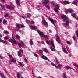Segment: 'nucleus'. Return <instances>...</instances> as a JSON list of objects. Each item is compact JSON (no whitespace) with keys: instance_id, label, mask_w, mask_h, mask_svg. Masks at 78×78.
I'll return each mask as SVG.
<instances>
[{"instance_id":"052dcab7","label":"nucleus","mask_w":78,"mask_h":78,"mask_svg":"<svg viewBox=\"0 0 78 78\" xmlns=\"http://www.w3.org/2000/svg\"><path fill=\"white\" fill-rule=\"evenodd\" d=\"M9 58H12V55H9Z\"/></svg>"},{"instance_id":"a18cd8bd","label":"nucleus","mask_w":78,"mask_h":78,"mask_svg":"<svg viewBox=\"0 0 78 78\" xmlns=\"http://www.w3.org/2000/svg\"><path fill=\"white\" fill-rule=\"evenodd\" d=\"M4 39L5 40H6L7 39H8V37L7 36H6L4 37Z\"/></svg>"},{"instance_id":"2f4dec72","label":"nucleus","mask_w":78,"mask_h":78,"mask_svg":"<svg viewBox=\"0 0 78 78\" xmlns=\"http://www.w3.org/2000/svg\"><path fill=\"white\" fill-rule=\"evenodd\" d=\"M66 42L67 44H68V45H71L72 44V43H70V42L68 41H66Z\"/></svg>"},{"instance_id":"774afa93","label":"nucleus","mask_w":78,"mask_h":78,"mask_svg":"<svg viewBox=\"0 0 78 78\" xmlns=\"http://www.w3.org/2000/svg\"><path fill=\"white\" fill-rule=\"evenodd\" d=\"M38 78H41V77L39 76L38 77Z\"/></svg>"},{"instance_id":"3c124183","label":"nucleus","mask_w":78,"mask_h":78,"mask_svg":"<svg viewBox=\"0 0 78 78\" xmlns=\"http://www.w3.org/2000/svg\"><path fill=\"white\" fill-rule=\"evenodd\" d=\"M32 75H33V76H34V73H33V70H32Z\"/></svg>"},{"instance_id":"cd10ccee","label":"nucleus","mask_w":78,"mask_h":78,"mask_svg":"<svg viewBox=\"0 0 78 78\" xmlns=\"http://www.w3.org/2000/svg\"><path fill=\"white\" fill-rule=\"evenodd\" d=\"M71 15L72 17H76V15L75 13H72L71 14Z\"/></svg>"},{"instance_id":"37998d69","label":"nucleus","mask_w":78,"mask_h":78,"mask_svg":"<svg viewBox=\"0 0 78 78\" xmlns=\"http://www.w3.org/2000/svg\"><path fill=\"white\" fill-rule=\"evenodd\" d=\"M27 17H31V14H30L27 13Z\"/></svg>"},{"instance_id":"4c0bfd02","label":"nucleus","mask_w":78,"mask_h":78,"mask_svg":"<svg viewBox=\"0 0 78 78\" xmlns=\"http://www.w3.org/2000/svg\"><path fill=\"white\" fill-rule=\"evenodd\" d=\"M63 78H67V76H66V73H63Z\"/></svg>"},{"instance_id":"6ab92c4d","label":"nucleus","mask_w":78,"mask_h":78,"mask_svg":"<svg viewBox=\"0 0 78 78\" xmlns=\"http://www.w3.org/2000/svg\"><path fill=\"white\" fill-rule=\"evenodd\" d=\"M0 5L1 7L2 8V9H3L5 11V5L2 4H1Z\"/></svg>"},{"instance_id":"c85d7f7f","label":"nucleus","mask_w":78,"mask_h":78,"mask_svg":"<svg viewBox=\"0 0 78 78\" xmlns=\"http://www.w3.org/2000/svg\"><path fill=\"white\" fill-rule=\"evenodd\" d=\"M0 75L1 76V77L2 78H5V76H4L3 74L2 73H0Z\"/></svg>"},{"instance_id":"bf43d9fd","label":"nucleus","mask_w":78,"mask_h":78,"mask_svg":"<svg viewBox=\"0 0 78 78\" xmlns=\"http://www.w3.org/2000/svg\"><path fill=\"white\" fill-rule=\"evenodd\" d=\"M76 34L77 35V37H78V33L77 32H76Z\"/></svg>"},{"instance_id":"f3484780","label":"nucleus","mask_w":78,"mask_h":78,"mask_svg":"<svg viewBox=\"0 0 78 78\" xmlns=\"http://www.w3.org/2000/svg\"><path fill=\"white\" fill-rule=\"evenodd\" d=\"M26 22L27 23H30V24H34V21H30V20H27L26 21Z\"/></svg>"},{"instance_id":"7c9ffc66","label":"nucleus","mask_w":78,"mask_h":78,"mask_svg":"<svg viewBox=\"0 0 78 78\" xmlns=\"http://www.w3.org/2000/svg\"><path fill=\"white\" fill-rule=\"evenodd\" d=\"M44 51H45V52L46 53H47V52L48 51V50H47V48H44Z\"/></svg>"},{"instance_id":"e2e57ef3","label":"nucleus","mask_w":78,"mask_h":78,"mask_svg":"<svg viewBox=\"0 0 78 78\" xmlns=\"http://www.w3.org/2000/svg\"><path fill=\"white\" fill-rule=\"evenodd\" d=\"M0 58L2 59V57L1 56V55H0Z\"/></svg>"},{"instance_id":"c9c22d12","label":"nucleus","mask_w":78,"mask_h":78,"mask_svg":"<svg viewBox=\"0 0 78 78\" xmlns=\"http://www.w3.org/2000/svg\"><path fill=\"white\" fill-rule=\"evenodd\" d=\"M20 74L19 73H18L17 74V77L18 78H20Z\"/></svg>"},{"instance_id":"c03bdc74","label":"nucleus","mask_w":78,"mask_h":78,"mask_svg":"<svg viewBox=\"0 0 78 78\" xmlns=\"http://www.w3.org/2000/svg\"><path fill=\"white\" fill-rule=\"evenodd\" d=\"M16 37L17 39H19V37H20V36H19V35H17L16 36Z\"/></svg>"},{"instance_id":"dca6fc26","label":"nucleus","mask_w":78,"mask_h":78,"mask_svg":"<svg viewBox=\"0 0 78 78\" xmlns=\"http://www.w3.org/2000/svg\"><path fill=\"white\" fill-rule=\"evenodd\" d=\"M67 10L68 11L69 13H72V12H74L73 11L72 9L69 8V9H67Z\"/></svg>"},{"instance_id":"ea45409f","label":"nucleus","mask_w":78,"mask_h":78,"mask_svg":"<svg viewBox=\"0 0 78 78\" xmlns=\"http://www.w3.org/2000/svg\"><path fill=\"white\" fill-rule=\"evenodd\" d=\"M9 16V15L8 14H6L5 15L4 17H8Z\"/></svg>"},{"instance_id":"393cba45","label":"nucleus","mask_w":78,"mask_h":78,"mask_svg":"<svg viewBox=\"0 0 78 78\" xmlns=\"http://www.w3.org/2000/svg\"><path fill=\"white\" fill-rule=\"evenodd\" d=\"M55 8H56L57 9H59V4H57V5H55Z\"/></svg>"},{"instance_id":"6e6552de","label":"nucleus","mask_w":78,"mask_h":78,"mask_svg":"<svg viewBox=\"0 0 78 78\" xmlns=\"http://www.w3.org/2000/svg\"><path fill=\"white\" fill-rule=\"evenodd\" d=\"M6 8L10 10H14V7L9 5H6Z\"/></svg>"},{"instance_id":"f704fd0d","label":"nucleus","mask_w":78,"mask_h":78,"mask_svg":"<svg viewBox=\"0 0 78 78\" xmlns=\"http://www.w3.org/2000/svg\"><path fill=\"white\" fill-rule=\"evenodd\" d=\"M72 3L73 4V5H77V2H72Z\"/></svg>"},{"instance_id":"680f3d73","label":"nucleus","mask_w":78,"mask_h":78,"mask_svg":"<svg viewBox=\"0 0 78 78\" xmlns=\"http://www.w3.org/2000/svg\"><path fill=\"white\" fill-rule=\"evenodd\" d=\"M21 17H22V18H23V19H24V18H25V17L23 16H21Z\"/></svg>"},{"instance_id":"72a5a7b5","label":"nucleus","mask_w":78,"mask_h":78,"mask_svg":"<svg viewBox=\"0 0 78 78\" xmlns=\"http://www.w3.org/2000/svg\"><path fill=\"white\" fill-rule=\"evenodd\" d=\"M67 69H72V68L70 67L69 66H66Z\"/></svg>"},{"instance_id":"8fccbe9b","label":"nucleus","mask_w":78,"mask_h":78,"mask_svg":"<svg viewBox=\"0 0 78 78\" xmlns=\"http://www.w3.org/2000/svg\"><path fill=\"white\" fill-rule=\"evenodd\" d=\"M56 62L57 63V64H59V61H58V60H56Z\"/></svg>"},{"instance_id":"9b49d317","label":"nucleus","mask_w":78,"mask_h":78,"mask_svg":"<svg viewBox=\"0 0 78 78\" xmlns=\"http://www.w3.org/2000/svg\"><path fill=\"white\" fill-rule=\"evenodd\" d=\"M66 23H65L63 24V25L65 28H66V27H67V26H68L69 23V22L68 20L66 21Z\"/></svg>"},{"instance_id":"1a4fd4ad","label":"nucleus","mask_w":78,"mask_h":78,"mask_svg":"<svg viewBox=\"0 0 78 78\" xmlns=\"http://www.w3.org/2000/svg\"><path fill=\"white\" fill-rule=\"evenodd\" d=\"M61 17L62 18H64V19H63L64 22H66V21H67L66 20H68V17L65 15H62L61 16Z\"/></svg>"},{"instance_id":"0eeeda50","label":"nucleus","mask_w":78,"mask_h":78,"mask_svg":"<svg viewBox=\"0 0 78 78\" xmlns=\"http://www.w3.org/2000/svg\"><path fill=\"white\" fill-rule=\"evenodd\" d=\"M42 24L44 27H48V23L46 22L45 20H44L42 22Z\"/></svg>"},{"instance_id":"e433bc0d","label":"nucleus","mask_w":78,"mask_h":78,"mask_svg":"<svg viewBox=\"0 0 78 78\" xmlns=\"http://www.w3.org/2000/svg\"><path fill=\"white\" fill-rule=\"evenodd\" d=\"M34 56H35V57H37H37H38V55L35 53H34Z\"/></svg>"},{"instance_id":"7ed1b4c3","label":"nucleus","mask_w":78,"mask_h":78,"mask_svg":"<svg viewBox=\"0 0 78 78\" xmlns=\"http://www.w3.org/2000/svg\"><path fill=\"white\" fill-rule=\"evenodd\" d=\"M46 42L47 44H48V45H50L51 44L52 48H55V44H54V42H53V41H51V43H50L48 40L46 41Z\"/></svg>"},{"instance_id":"a19ab883","label":"nucleus","mask_w":78,"mask_h":78,"mask_svg":"<svg viewBox=\"0 0 78 78\" xmlns=\"http://www.w3.org/2000/svg\"><path fill=\"white\" fill-rule=\"evenodd\" d=\"M65 13L66 14H69V11L67 10H67L65 11Z\"/></svg>"},{"instance_id":"5fc2aeb1","label":"nucleus","mask_w":78,"mask_h":78,"mask_svg":"<svg viewBox=\"0 0 78 78\" xmlns=\"http://www.w3.org/2000/svg\"><path fill=\"white\" fill-rule=\"evenodd\" d=\"M41 42L42 44H43V45H45V42H44V41H41Z\"/></svg>"},{"instance_id":"9d476101","label":"nucleus","mask_w":78,"mask_h":78,"mask_svg":"<svg viewBox=\"0 0 78 78\" xmlns=\"http://www.w3.org/2000/svg\"><path fill=\"white\" fill-rule=\"evenodd\" d=\"M18 45L19 47L21 48V47H24V43L23 42H21V44L20 43H18Z\"/></svg>"},{"instance_id":"f8f14e48","label":"nucleus","mask_w":78,"mask_h":78,"mask_svg":"<svg viewBox=\"0 0 78 78\" xmlns=\"http://www.w3.org/2000/svg\"><path fill=\"white\" fill-rule=\"evenodd\" d=\"M41 58H42V59H44V60H48V61H49V59L48 58H47V57L43 55L41 56Z\"/></svg>"},{"instance_id":"6e6d98bb","label":"nucleus","mask_w":78,"mask_h":78,"mask_svg":"<svg viewBox=\"0 0 78 78\" xmlns=\"http://www.w3.org/2000/svg\"><path fill=\"white\" fill-rule=\"evenodd\" d=\"M3 3H5V0H1Z\"/></svg>"},{"instance_id":"a878e982","label":"nucleus","mask_w":78,"mask_h":78,"mask_svg":"<svg viewBox=\"0 0 78 78\" xmlns=\"http://www.w3.org/2000/svg\"><path fill=\"white\" fill-rule=\"evenodd\" d=\"M51 65L52 66H54V67H55L56 68H58V66H56V65H55V64L54 63H51Z\"/></svg>"},{"instance_id":"473e14b6","label":"nucleus","mask_w":78,"mask_h":78,"mask_svg":"<svg viewBox=\"0 0 78 78\" xmlns=\"http://www.w3.org/2000/svg\"><path fill=\"white\" fill-rule=\"evenodd\" d=\"M54 10L55 12H59V11H58V10L56 9H54Z\"/></svg>"},{"instance_id":"13d9d810","label":"nucleus","mask_w":78,"mask_h":78,"mask_svg":"<svg viewBox=\"0 0 78 78\" xmlns=\"http://www.w3.org/2000/svg\"><path fill=\"white\" fill-rule=\"evenodd\" d=\"M49 32L50 33H52V31H51V30H49Z\"/></svg>"},{"instance_id":"58836bf2","label":"nucleus","mask_w":78,"mask_h":78,"mask_svg":"<svg viewBox=\"0 0 78 78\" xmlns=\"http://www.w3.org/2000/svg\"><path fill=\"white\" fill-rule=\"evenodd\" d=\"M3 22V23L4 24L6 23H7V21H6V20H4Z\"/></svg>"},{"instance_id":"49530a36","label":"nucleus","mask_w":78,"mask_h":78,"mask_svg":"<svg viewBox=\"0 0 78 78\" xmlns=\"http://www.w3.org/2000/svg\"><path fill=\"white\" fill-rule=\"evenodd\" d=\"M74 66H75L76 67H77V68H78V65L76 64H75L74 65Z\"/></svg>"},{"instance_id":"39448f33","label":"nucleus","mask_w":78,"mask_h":78,"mask_svg":"<svg viewBox=\"0 0 78 78\" xmlns=\"http://www.w3.org/2000/svg\"><path fill=\"white\" fill-rule=\"evenodd\" d=\"M21 52L22 53H23V51L21 49H20L19 50V52H18V56H19V57H22V56H23V54H21Z\"/></svg>"},{"instance_id":"2eb2a0df","label":"nucleus","mask_w":78,"mask_h":78,"mask_svg":"<svg viewBox=\"0 0 78 78\" xmlns=\"http://www.w3.org/2000/svg\"><path fill=\"white\" fill-rule=\"evenodd\" d=\"M30 29H31L32 30H37V27L34 26H32L30 27Z\"/></svg>"},{"instance_id":"b1692460","label":"nucleus","mask_w":78,"mask_h":78,"mask_svg":"<svg viewBox=\"0 0 78 78\" xmlns=\"http://www.w3.org/2000/svg\"><path fill=\"white\" fill-rule=\"evenodd\" d=\"M63 51L64 53H67V51L66 48H62Z\"/></svg>"},{"instance_id":"4468645a","label":"nucleus","mask_w":78,"mask_h":78,"mask_svg":"<svg viewBox=\"0 0 78 78\" xmlns=\"http://www.w3.org/2000/svg\"><path fill=\"white\" fill-rule=\"evenodd\" d=\"M56 40L57 42L59 44L60 43V38H59V37L58 36H56Z\"/></svg>"},{"instance_id":"09e8293b","label":"nucleus","mask_w":78,"mask_h":78,"mask_svg":"<svg viewBox=\"0 0 78 78\" xmlns=\"http://www.w3.org/2000/svg\"><path fill=\"white\" fill-rule=\"evenodd\" d=\"M24 61H25V62H28V61L27 60V58H25L24 59Z\"/></svg>"},{"instance_id":"c756f323","label":"nucleus","mask_w":78,"mask_h":78,"mask_svg":"<svg viewBox=\"0 0 78 78\" xmlns=\"http://www.w3.org/2000/svg\"><path fill=\"white\" fill-rule=\"evenodd\" d=\"M50 48L52 51H55V48Z\"/></svg>"},{"instance_id":"aec40b11","label":"nucleus","mask_w":78,"mask_h":78,"mask_svg":"<svg viewBox=\"0 0 78 78\" xmlns=\"http://www.w3.org/2000/svg\"><path fill=\"white\" fill-rule=\"evenodd\" d=\"M70 2L67 1H64L63 2V4H64V5H67V4H70Z\"/></svg>"},{"instance_id":"338daca9","label":"nucleus","mask_w":78,"mask_h":78,"mask_svg":"<svg viewBox=\"0 0 78 78\" xmlns=\"http://www.w3.org/2000/svg\"><path fill=\"white\" fill-rule=\"evenodd\" d=\"M66 34H68V33L67 32H66Z\"/></svg>"},{"instance_id":"5701e85b","label":"nucleus","mask_w":78,"mask_h":78,"mask_svg":"<svg viewBox=\"0 0 78 78\" xmlns=\"http://www.w3.org/2000/svg\"><path fill=\"white\" fill-rule=\"evenodd\" d=\"M30 44L31 45H33V39H31L30 41H29Z\"/></svg>"},{"instance_id":"20e7f679","label":"nucleus","mask_w":78,"mask_h":78,"mask_svg":"<svg viewBox=\"0 0 78 78\" xmlns=\"http://www.w3.org/2000/svg\"><path fill=\"white\" fill-rule=\"evenodd\" d=\"M16 28H17L18 30H20V29L21 27V28H25V26L22 24H17L16 25Z\"/></svg>"},{"instance_id":"423d86ee","label":"nucleus","mask_w":78,"mask_h":78,"mask_svg":"<svg viewBox=\"0 0 78 78\" xmlns=\"http://www.w3.org/2000/svg\"><path fill=\"white\" fill-rule=\"evenodd\" d=\"M12 39H12H10L9 40V42H11V43H14V44L15 45L17 44V43L16 42V39H14V37H12Z\"/></svg>"},{"instance_id":"a211bd4d","label":"nucleus","mask_w":78,"mask_h":78,"mask_svg":"<svg viewBox=\"0 0 78 78\" xmlns=\"http://www.w3.org/2000/svg\"><path fill=\"white\" fill-rule=\"evenodd\" d=\"M43 53V51L41 50H40L38 52V54L39 55L41 56V55H43V54L42 53Z\"/></svg>"},{"instance_id":"412c9836","label":"nucleus","mask_w":78,"mask_h":78,"mask_svg":"<svg viewBox=\"0 0 78 78\" xmlns=\"http://www.w3.org/2000/svg\"><path fill=\"white\" fill-rule=\"evenodd\" d=\"M10 62H13V63H15V62H16V60L11 59L10 60Z\"/></svg>"},{"instance_id":"603ef678","label":"nucleus","mask_w":78,"mask_h":78,"mask_svg":"<svg viewBox=\"0 0 78 78\" xmlns=\"http://www.w3.org/2000/svg\"><path fill=\"white\" fill-rule=\"evenodd\" d=\"M4 33L5 34H6V33H8V32L7 31L5 30V31H4Z\"/></svg>"},{"instance_id":"79ce46f5","label":"nucleus","mask_w":78,"mask_h":78,"mask_svg":"<svg viewBox=\"0 0 78 78\" xmlns=\"http://www.w3.org/2000/svg\"><path fill=\"white\" fill-rule=\"evenodd\" d=\"M1 42H2V43H6V42H5V41L1 40Z\"/></svg>"},{"instance_id":"69168bd1","label":"nucleus","mask_w":78,"mask_h":78,"mask_svg":"<svg viewBox=\"0 0 78 78\" xmlns=\"http://www.w3.org/2000/svg\"><path fill=\"white\" fill-rule=\"evenodd\" d=\"M76 20H78V17L76 18Z\"/></svg>"},{"instance_id":"bb28decb","label":"nucleus","mask_w":78,"mask_h":78,"mask_svg":"<svg viewBox=\"0 0 78 78\" xmlns=\"http://www.w3.org/2000/svg\"><path fill=\"white\" fill-rule=\"evenodd\" d=\"M58 68H61V67H62V65L61 64H58Z\"/></svg>"},{"instance_id":"de8ad7c7","label":"nucleus","mask_w":78,"mask_h":78,"mask_svg":"<svg viewBox=\"0 0 78 78\" xmlns=\"http://www.w3.org/2000/svg\"><path fill=\"white\" fill-rule=\"evenodd\" d=\"M72 38L73 39H74V40H75H75H76V38H75V36H73L72 37Z\"/></svg>"},{"instance_id":"4be33fe9","label":"nucleus","mask_w":78,"mask_h":78,"mask_svg":"<svg viewBox=\"0 0 78 78\" xmlns=\"http://www.w3.org/2000/svg\"><path fill=\"white\" fill-rule=\"evenodd\" d=\"M17 5H20V0H15Z\"/></svg>"},{"instance_id":"f03ea898","label":"nucleus","mask_w":78,"mask_h":78,"mask_svg":"<svg viewBox=\"0 0 78 78\" xmlns=\"http://www.w3.org/2000/svg\"><path fill=\"white\" fill-rule=\"evenodd\" d=\"M37 33H38L39 35L41 37L44 38L47 37H48V36L47 35H45L43 32H41V31L39 30H38L37 31Z\"/></svg>"},{"instance_id":"f257e3e1","label":"nucleus","mask_w":78,"mask_h":78,"mask_svg":"<svg viewBox=\"0 0 78 78\" xmlns=\"http://www.w3.org/2000/svg\"><path fill=\"white\" fill-rule=\"evenodd\" d=\"M49 3V0H44L43 2V5H44L48 9H50V7L48 5H47Z\"/></svg>"},{"instance_id":"4d7b16f0","label":"nucleus","mask_w":78,"mask_h":78,"mask_svg":"<svg viewBox=\"0 0 78 78\" xmlns=\"http://www.w3.org/2000/svg\"><path fill=\"white\" fill-rule=\"evenodd\" d=\"M19 64H20V66H22V64H23L22 63L19 62Z\"/></svg>"},{"instance_id":"ddd939ff","label":"nucleus","mask_w":78,"mask_h":78,"mask_svg":"<svg viewBox=\"0 0 78 78\" xmlns=\"http://www.w3.org/2000/svg\"><path fill=\"white\" fill-rule=\"evenodd\" d=\"M51 22V23H52L53 24V25H54L55 24V20H53V19H52L51 18H49L48 19Z\"/></svg>"},{"instance_id":"864d4df0","label":"nucleus","mask_w":78,"mask_h":78,"mask_svg":"<svg viewBox=\"0 0 78 78\" xmlns=\"http://www.w3.org/2000/svg\"><path fill=\"white\" fill-rule=\"evenodd\" d=\"M2 20H3V19H0V23H2Z\"/></svg>"},{"instance_id":"0e129e2a","label":"nucleus","mask_w":78,"mask_h":78,"mask_svg":"<svg viewBox=\"0 0 78 78\" xmlns=\"http://www.w3.org/2000/svg\"><path fill=\"white\" fill-rule=\"evenodd\" d=\"M37 42L38 43H40V41H37Z\"/></svg>"}]
</instances>
